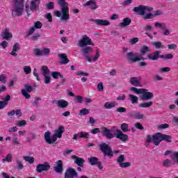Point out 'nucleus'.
Returning <instances> with one entry per match:
<instances>
[{"instance_id":"obj_59","label":"nucleus","mask_w":178,"mask_h":178,"mask_svg":"<svg viewBox=\"0 0 178 178\" xmlns=\"http://www.w3.org/2000/svg\"><path fill=\"white\" fill-rule=\"evenodd\" d=\"M39 101H41L40 97H35V100L32 102V105L33 106H38V102Z\"/></svg>"},{"instance_id":"obj_23","label":"nucleus","mask_w":178,"mask_h":178,"mask_svg":"<svg viewBox=\"0 0 178 178\" xmlns=\"http://www.w3.org/2000/svg\"><path fill=\"white\" fill-rule=\"evenodd\" d=\"M133 12H135V13H138V15L140 16H144V6L140 5L138 7H134Z\"/></svg>"},{"instance_id":"obj_11","label":"nucleus","mask_w":178,"mask_h":178,"mask_svg":"<svg viewBox=\"0 0 178 178\" xmlns=\"http://www.w3.org/2000/svg\"><path fill=\"white\" fill-rule=\"evenodd\" d=\"M77 137H79V138H86V141H89L88 138H90V133L81 131L78 134H74L72 138L73 140H75V141H77Z\"/></svg>"},{"instance_id":"obj_42","label":"nucleus","mask_w":178,"mask_h":178,"mask_svg":"<svg viewBox=\"0 0 178 178\" xmlns=\"http://www.w3.org/2000/svg\"><path fill=\"white\" fill-rule=\"evenodd\" d=\"M155 27H160L161 30H165L166 29V24L165 23H159V22H156L154 24Z\"/></svg>"},{"instance_id":"obj_54","label":"nucleus","mask_w":178,"mask_h":178,"mask_svg":"<svg viewBox=\"0 0 178 178\" xmlns=\"http://www.w3.org/2000/svg\"><path fill=\"white\" fill-rule=\"evenodd\" d=\"M24 160L26 161V162H29V163H34V157L31 156H25Z\"/></svg>"},{"instance_id":"obj_53","label":"nucleus","mask_w":178,"mask_h":178,"mask_svg":"<svg viewBox=\"0 0 178 178\" xmlns=\"http://www.w3.org/2000/svg\"><path fill=\"white\" fill-rule=\"evenodd\" d=\"M47 9L49 10H52V9L55 8L54 3V2H49L46 5Z\"/></svg>"},{"instance_id":"obj_39","label":"nucleus","mask_w":178,"mask_h":178,"mask_svg":"<svg viewBox=\"0 0 178 178\" xmlns=\"http://www.w3.org/2000/svg\"><path fill=\"white\" fill-rule=\"evenodd\" d=\"M121 130L123 133H127V131H129V124L126 123H122L120 126Z\"/></svg>"},{"instance_id":"obj_9","label":"nucleus","mask_w":178,"mask_h":178,"mask_svg":"<svg viewBox=\"0 0 178 178\" xmlns=\"http://www.w3.org/2000/svg\"><path fill=\"white\" fill-rule=\"evenodd\" d=\"M41 71L44 77V84H49V83H51V76H49L50 71L49 69H48V66H42Z\"/></svg>"},{"instance_id":"obj_2","label":"nucleus","mask_w":178,"mask_h":178,"mask_svg":"<svg viewBox=\"0 0 178 178\" xmlns=\"http://www.w3.org/2000/svg\"><path fill=\"white\" fill-rule=\"evenodd\" d=\"M65 131V127L63 126H60L55 131V134L51 136V132L49 131L44 133V140L47 144H54L58 138H62V134Z\"/></svg>"},{"instance_id":"obj_19","label":"nucleus","mask_w":178,"mask_h":178,"mask_svg":"<svg viewBox=\"0 0 178 178\" xmlns=\"http://www.w3.org/2000/svg\"><path fill=\"white\" fill-rule=\"evenodd\" d=\"M130 24H131V19L125 17L122 19V22L120 23L118 26L121 29H124V27H127V26H130Z\"/></svg>"},{"instance_id":"obj_12","label":"nucleus","mask_w":178,"mask_h":178,"mask_svg":"<svg viewBox=\"0 0 178 178\" xmlns=\"http://www.w3.org/2000/svg\"><path fill=\"white\" fill-rule=\"evenodd\" d=\"M51 169V165L48 163H44V164H39L36 167V171L38 173H41L44 170H49Z\"/></svg>"},{"instance_id":"obj_22","label":"nucleus","mask_w":178,"mask_h":178,"mask_svg":"<svg viewBox=\"0 0 178 178\" xmlns=\"http://www.w3.org/2000/svg\"><path fill=\"white\" fill-rule=\"evenodd\" d=\"M83 6H90V9L92 10H95V9H98V6H97V2L94 0L88 1Z\"/></svg>"},{"instance_id":"obj_17","label":"nucleus","mask_w":178,"mask_h":178,"mask_svg":"<svg viewBox=\"0 0 178 178\" xmlns=\"http://www.w3.org/2000/svg\"><path fill=\"white\" fill-rule=\"evenodd\" d=\"M118 163H119L120 168H129V166H131V163L130 162H124V156L118 157Z\"/></svg>"},{"instance_id":"obj_50","label":"nucleus","mask_w":178,"mask_h":178,"mask_svg":"<svg viewBox=\"0 0 178 178\" xmlns=\"http://www.w3.org/2000/svg\"><path fill=\"white\" fill-rule=\"evenodd\" d=\"M6 81H8L6 76L5 74L0 75V83H2V84H6Z\"/></svg>"},{"instance_id":"obj_63","label":"nucleus","mask_w":178,"mask_h":178,"mask_svg":"<svg viewBox=\"0 0 178 178\" xmlns=\"http://www.w3.org/2000/svg\"><path fill=\"white\" fill-rule=\"evenodd\" d=\"M168 49H172L173 51H175V49H177V44H171L168 45Z\"/></svg>"},{"instance_id":"obj_14","label":"nucleus","mask_w":178,"mask_h":178,"mask_svg":"<svg viewBox=\"0 0 178 178\" xmlns=\"http://www.w3.org/2000/svg\"><path fill=\"white\" fill-rule=\"evenodd\" d=\"M77 176V172L74 168H68L65 172V178H74Z\"/></svg>"},{"instance_id":"obj_24","label":"nucleus","mask_w":178,"mask_h":178,"mask_svg":"<svg viewBox=\"0 0 178 178\" xmlns=\"http://www.w3.org/2000/svg\"><path fill=\"white\" fill-rule=\"evenodd\" d=\"M1 37L3 40H9V38H12L13 35L12 33H9V28H6L5 31L2 32Z\"/></svg>"},{"instance_id":"obj_34","label":"nucleus","mask_w":178,"mask_h":178,"mask_svg":"<svg viewBox=\"0 0 178 178\" xmlns=\"http://www.w3.org/2000/svg\"><path fill=\"white\" fill-rule=\"evenodd\" d=\"M131 116L134 118V119H138V120L144 119V115L140 113H131Z\"/></svg>"},{"instance_id":"obj_6","label":"nucleus","mask_w":178,"mask_h":178,"mask_svg":"<svg viewBox=\"0 0 178 178\" xmlns=\"http://www.w3.org/2000/svg\"><path fill=\"white\" fill-rule=\"evenodd\" d=\"M99 148L102 152L104 154V155L107 156H113V152H112V148L110 147L109 145L105 143H103L101 145H99Z\"/></svg>"},{"instance_id":"obj_8","label":"nucleus","mask_w":178,"mask_h":178,"mask_svg":"<svg viewBox=\"0 0 178 178\" xmlns=\"http://www.w3.org/2000/svg\"><path fill=\"white\" fill-rule=\"evenodd\" d=\"M40 3H41V0H31L30 8L26 6V10L27 13H29V8H30V10H31L32 12H37V10L40 9Z\"/></svg>"},{"instance_id":"obj_45","label":"nucleus","mask_w":178,"mask_h":178,"mask_svg":"<svg viewBox=\"0 0 178 178\" xmlns=\"http://www.w3.org/2000/svg\"><path fill=\"white\" fill-rule=\"evenodd\" d=\"M88 113H90V110L87 109V108H82L81 110H80L79 111V115L81 116H84L86 115H88Z\"/></svg>"},{"instance_id":"obj_20","label":"nucleus","mask_w":178,"mask_h":178,"mask_svg":"<svg viewBox=\"0 0 178 178\" xmlns=\"http://www.w3.org/2000/svg\"><path fill=\"white\" fill-rule=\"evenodd\" d=\"M91 22H94L97 26H109L111 24V22L108 20H104V19H91Z\"/></svg>"},{"instance_id":"obj_7","label":"nucleus","mask_w":178,"mask_h":178,"mask_svg":"<svg viewBox=\"0 0 178 178\" xmlns=\"http://www.w3.org/2000/svg\"><path fill=\"white\" fill-rule=\"evenodd\" d=\"M87 45H92L94 47V43H92V41L90 37L87 36V35H85L79 40L78 46H79L81 48H83V47H87Z\"/></svg>"},{"instance_id":"obj_31","label":"nucleus","mask_w":178,"mask_h":178,"mask_svg":"<svg viewBox=\"0 0 178 178\" xmlns=\"http://www.w3.org/2000/svg\"><path fill=\"white\" fill-rule=\"evenodd\" d=\"M161 141H166V143H172V136L161 134Z\"/></svg>"},{"instance_id":"obj_32","label":"nucleus","mask_w":178,"mask_h":178,"mask_svg":"<svg viewBox=\"0 0 178 178\" xmlns=\"http://www.w3.org/2000/svg\"><path fill=\"white\" fill-rule=\"evenodd\" d=\"M129 97L133 105H136V104H138V97L134 95H129Z\"/></svg>"},{"instance_id":"obj_41","label":"nucleus","mask_w":178,"mask_h":178,"mask_svg":"<svg viewBox=\"0 0 178 178\" xmlns=\"http://www.w3.org/2000/svg\"><path fill=\"white\" fill-rule=\"evenodd\" d=\"M42 51V56H47V55H49L51 54V49L48 48H43L41 49Z\"/></svg>"},{"instance_id":"obj_55","label":"nucleus","mask_w":178,"mask_h":178,"mask_svg":"<svg viewBox=\"0 0 178 178\" xmlns=\"http://www.w3.org/2000/svg\"><path fill=\"white\" fill-rule=\"evenodd\" d=\"M40 37H41V35L40 33H35V35L31 36V40H32V41H38Z\"/></svg>"},{"instance_id":"obj_28","label":"nucleus","mask_w":178,"mask_h":178,"mask_svg":"<svg viewBox=\"0 0 178 178\" xmlns=\"http://www.w3.org/2000/svg\"><path fill=\"white\" fill-rule=\"evenodd\" d=\"M19 44L18 42H16L13 47V51L10 52V55H12L13 56H17V54H16V52H17L19 51Z\"/></svg>"},{"instance_id":"obj_4","label":"nucleus","mask_w":178,"mask_h":178,"mask_svg":"<svg viewBox=\"0 0 178 178\" xmlns=\"http://www.w3.org/2000/svg\"><path fill=\"white\" fill-rule=\"evenodd\" d=\"M58 5L61 8L62 17L60 20L62 22H66L70 19V15H69V6L66 3V0H58L57 1Z\"/></svg>"},{"instance_id":"obj_13","label":"nucleus","mask_w":178,"mask_h":178,"mask_svg":"<svg viewBox=\"0 0 178 178\" xmlns=\"http://www.w3.org/2000/svg\"><path fill=\"white\" fill-rule=\"evenodd\" d=\"M127 59L128 62H132V63L140 62V57L134 56V53H133V51L127 54Z\"/></svg>"},{"instance_id":"obj_64","label":"nucleus","mask_w":178,"mask_h":178,"mask_svg":"<svg viewBox=\"0 0 178 178\" xmlns=\"http://www.w3.org/2000/svg\"><path fill=\"white\" fill-rule=\"evenodd\" d=\"M78 104H83V96H76V100Z\"/></svg>"},{"instance_id":"obj_49","label":"nucleus","mask_w":178,"mask_h":178,"mask_svg":"<svg viewBox=\"0 0 178 178\" xmlns=\"http://www.w3.org/2000/svg\"><path fill=\"white\" fill-rule=\"evenodd\" d=\"M33 28H35V29H42V23H41V22H40V21L35 22L34 23Z\"/></svg>"},{"instance_id":"obj_62","label":"nucleus","mask_w":178,"mask_h":178,"mask_svg":"<svg viewBox=\"0 0 178 178\" xmlns=\"http://www.w3.org/2000/svg\"><path fill=\"white\" fill-rule=\"evenodd\" d=\"M116 112L118 113H126V108L124 107H120L116 109Z\"/></svg>"},{"instance_id":"obj_60","label":"nucleus","mask_w":178,"mask_h":178,"mask_svg":"<svg viewBox=\"0 0 178 178\" xmlns=\"http://www.w3.org/2000/svg\"><path fill=\"white\" fill-rule=\"evenodd\" d=\"M98 58H99V50L97 49L95 56L92 58V62H96V60H98Z\"/></svg>"},{"instance_id":"obj_35","label":"nucleus","mask_w":178,"mask_h":178,"mask_svg":"<svg viewBox=\"0 0 178 178\" xmlns=\"http://www.w3.org/2000/svg\"><path fill=\"white\" fill-rule=\"evenodd\" d=\"M152 105H154V102H145V103H142L139 105L140 108H150V106H152Z\"/></svg>"},{"instance_id":"obj_3","label":"nucleus","mask_w":178,"mask_h":178,"mask_svg":"<svg viewBox=\"0 0 178 178\" xmlns=\"http://www.w3.org/2000/svg\"><path fill=\"white\" fill-rule=\"evenodd\" d=\"M24 10V0H13L12 16L15 17L17 16H23V12Z\"/></svg>"},{"instance_id":"obj_57","label":"nucleus","mask_w":178,"mask_h":178,"mask_svg":"<svg viewBox=\"0 0 178 178\" xmlns=\"http://www.w3.org/2000/svg\"><path fill=\"white\" fill-rule=\"evenodd\" d=\"M24 87H25L24 90H25V91H26V92H31L33 90V87L30 85L26 84L24 86Z\"/></svg>"},{"instance_id":"obj_37","label":"nucleus","mask_w":178,"mask_h":178,"mask_svg":"<svg viewBox=\"0 0 178 178\" xmlns=\"http://www.w3.org/2000/svg\"><path fill=\"white\" fill-rule=\"evenodd\" d=\"M89 163L90 165H97L99 161H98V158L97 157H90L88 159Z\"/></svg>"},{"instance_id":"obj_29","label":"nucleus","mask_w":178,"mask_h":178,"mask_svg":"<svg viewBox=\"0 0 178 178\" xmlns=\"http://www.w3.org/2000/svg\"><path fill=\"white\" fill-rule=\"evenodd\" d=\"M72 158L75 159L74 163L78 165V166H80L81 168H83L84 166V160L80 157L73 156Z\"/></svg>"},{"instance_id":"obj_1","label":"nucleus","mask_w":178,"mask_h":178,"mask_svg":"<svg viewBox=\"0 0 178 178\" xmlns=\"http://www.w3.org/2000/svg\"><path fill=\"white\" fill-rule=\"evenodd\" d=\"M101 129L102 136H103V137H106L108 140L114 138L115 136L116 138L120 140V141H122L123 143H126V141L129 140V136L123 134L120 129H116V134H112V131L105 127H102Z\"/></svg>"},{"instance_id":"obj_16","label":"nucleus","mask_w":178,"mask_h":178,"mask_svg":"<svg viewBox=\"0 0 178 178\" xmlns=\"http://www.w3.org/2000/svg\"><path fill=\"white\" fill-rule=\"evenodd\" d=\"M129 82L131 83V84H132V86H134V87H141V78L140 76L139 77H131L130 79Z\"/></svg>"},{"instance_id":"obj_44","label":"nucleus","mask_w":178,"mask_h":178,"mask_svg":"<svg viewBox=\"0 0 178 178\" xmlns=\"http://www.w3.org/2000/svg\"><path fill=\"white\" fill-rule=\"evenodd\" d=\"M154 13H148L147 14H146L144 17H143V19L144 20H149V19H154Z\"/></svg>"},{"instance_id":"obj_21","label":"nucleus","mask_w":178,"mask_h":178,"mask_svg":"<svg viewBox=\"0 0 178 178\" xmlns=\"http://www.w3.org/2000/svg\"><path fill=\"white\" fill-rule=\"evenodd\" d=\"M58 57L60 58V65H67L70 60L67 58V56L66 54H58Z\"/></svg>"},{"instance_id":"obj_30","label":"nucleus","mask_w":178,"mask_h":178,"mask_svg":"<svg viewBox=\"0 0 178 178\" xmlns=\"http://www.w3.org/2000/svg\"><path fill=\"white\" fill-rule=\"evenodd\" d=\"M81 51L82 52V55H88V54H91V52H92V48L91 47H86L85 48H82Z\"/></svg>"},{"instance_id":"obj_48","label":"nucleus","mask_w":178,"mask_h":178,"mask_svg":"<svg viewBox=\"0 0 178 178\" xmlns=\"http://www.w3.org/2000/svg\"><path fill=\"white\" fill-rule=\"evenodd\" d=\"M35 31V28L31 27L28 32L26 33V35L24 36V38H27L29 36L31 35Z\"/></svg>"},{"instance_id":"obj_27","label":"nucleus","mask_w":178,"mask_h":178,"mask_svg":"<svg viewBox=\"0 0 178 178\" xmlns=\"http://www.w3.org/2000/svg\"><path fill=\"white\" fill-rule=\"evenodd\" d=\"M118 105V103L115 102H107L104 104V108L106 109H112V108H115Z\"/></svg>"},{"instance_id":"obj_51","label":"nucleus","mask_w":178,"mask_h":178,"mask_svg":"<svg viewBox=\"0 0 178 178\" xmlns=\"http://www.w3.org/2000/svg\"><path fill=\"white\" fill-rule=\"evenodd\" d=\"M24 72L25 74H30L31 73V67L30 66H24Z\"/></svg>"},{"instance_id":"obj_18","label":"nucleus","mask_w":178,"mask_h":178,"mask_svg":"<svg viewBox=\"0 0 178 178\" xmlns=\"http://www.w3.org/2000/svg\"><path fill=\"white\" fill-rule=\"evenodd\" d=\"M56 166L54 167V172H56V173H62L63 172V162L62 160H59L57 161Z\"/></svg>"},{"instance_id":"obj_52","label":"nucleus","mask_w":178,"mask_h":178,"mask_svg":"<svg viewBox=\"0 0 178 178\" xmlns=\"http://www.w3.org/2000/svg\"><path fill=\"white\" fill-rule=\"evenodd\" d=\"M159 72H160L161 73H166V72H170V67H165L160 68L159 70Z\"/></svg>"},{"instance_id":"obj_38","label":"nucleus","mask_w":178,"mask_h":178,"mask_svg":"<svg viewBox=\"0 0 178 178\" xmlns=\"http://www.w3.org/2000/svg\"><path fill=\"white\" fill-rule=\"evenodd\" d=\"M51 76L53 77V79L58 80L59 77H62V74L60 72L55 71L51 72Z\"/></svg>"},{"instance_id":"obj_61","label":"nucleus","mask_w":178,"mask_h":178,"mask_svg":"<svg viewBox=\"0 0 178 178\" xmlns=\"http://www.w3.org/2000/svg\"><path fill=\"white\" fill-rule=\"evenodd\" d=\"M163 166H165L167 168H169V166H172V161H170L169 159L165 160L163 161Z\"/></svg>"},{"instance_id":"obj_5","label":"nucleus","mask_w":178,"mask_h":178,"mask_svg":"<svg viewBox=\"0 0 178 178\" xmlns=\"http://www.w3.org/2000/svg\"><path fill=\"white\" fill-rule=\"evenodd\" d=\"M146 141L147 143H153L154 145H159L162 141V133L154 134L152 137H151V135H147Z\"/></svg>"},{"instance_id":"obj_58","label":"nucleus","mask_w":178,"mask_h":178,"mask_svg":"<svg viewBox=\"0 0 178 178\" xmlns=\"http://www.w3.org/2000/svg\"><path fill=\"white\" fill-rule=\"evenodd\" d=\"M135 127H136V129H138V130H144V127L143 126V124H141L140 122H136Z\"/></svg>"},{"instance_id":"obj_10","label":"nucleus","mask_w":178,"mask_h":178,"mask_svg":"<svg viewBox=\"0 0 178 178\" xmlns=\"http://www.w3.org/2000/svg\"><path fill=\"white\" fill-rule=\"evenodd\" d=\"M141 94L140 99L142 101H148L154 98V93L149 92L148 89L143 88Z\"/></svg>"},{"instance_id":"obj_43","label":"nucleus","mask_w":178,"mask_h":178,"mask_svg":"<svg viewBox=\"0 0 178 178\" xmlns=\"http://www.w3.org/2000/svg\"><path fill=\"white\" fill-rule=\"evenodd\" d=\"M160 57H161V59H173V54H163Z\"/></svg>"},{"instance_id":"obj_15","label":"nucleus","mask_w":178,"mask_h":178,"mask_svg":"<svg viewBox=\"0 0 178 178\" xmlns=\"http://www.w3.org/2000/svg\"><path fill=\"white\" fill-rule=\"evenodd\" d=\"M161 56H162V55H161V52L159 51H156L150 54H148L147 58L149 60H158L159 58H161Z\"/></svg>"},{"instance_id":"obj_36","label":"nucleus","mask_w":178,"mask_h":178,"mask_svg":"<svg viewBox=\"0 0 178 178\" xmlns=\"http://www.w3.org/2000/svg\"><path fill=\"white\" fill-rule=\"evenodd\" d=\"M149 47L143 46L140 49V55H145V54H147V52H149Z\"/></svg>"},{"instance_id":"obj_46","label":"nucleus","mask_w":178,"mask_h":178,"mask_svg":"<svg viewBox=\"0 0 178 178\" xmlns=\"http://www.w3.org/2000/svg\"><path fill=\"white\" fill-rule=\"evenodd\" d=\"M21 93L22 94L23 97H25L26 99H29V98H31V95H30V94H28V92H26L24 89H22L21 90Z\"/></svg>"},{"instance_id":"obj_40","label":"nucleus","mask_w":178,"mask_h":178,"mask_svg":"<svg viewBox=\"0 0 178 178\" xmlns=\"http://www.w3.org/2000/svg\"><path fill=\"white\" fill-rule=\"evenodd\" d=\"M131 91H133L135 94H141L143 92V88H137L136 87H131L130 88Z\"/></svg>"},{"instance_id":"obj_56","label":"nucleus","mask_w":178,"mask_h":178,"mask_svg":"<svg viewBox=\"0 0 178 178\" xmlns=\"http://www.w3.org/2000/svg\"><path fill=\"white\" fill-rule=\"evenodd\" d=\"M17 124V126H19V127H23V126H26V124H27V122H26V120H22L18 121Z\"/></svg>"},{"instance_id":"obj_25","label":"nucleus","mask_w":178,"mask_h":178,"mask_svg":"<svg viewBox=\"0 0 178 178\" xmlns=\"http://www.w3.org/2000/svg\"><path fill=\"white\" fill-rule=\"evenodd\" d=\"M57 105L59 108H67V106H69V102L66 100L60 99L58 100L57 102Z\"/></svg>"},{"instance_id":"obj_33","label":"nucleus","mask_w":178,"mask_h":178,"mask_svg":"<svg viewBox=\"0 0 178 178\" xmlns=\"http://www.w3.org/2000/svg\"><path fill=\"white\" fill-rule=\"evenodd\" d=\"M168 155H170L171 156H178V152L173 150H167L164 153V156H168Z\"/></svg>"},{"instance_id":"obj_47","label":"nucleus","mask_w":178,"mask_h":178,"mask_svg":"<svg viewBox=\"0 0 178 178\" xmlns=\"http://www.w3.org/2000/svg\"><path fill=\"white\" fill-rule=\"evenodd\" d=\"M33 55L34 56H42V50L38 48L35 49Z\"/></svg>"},{"instance_id":"obj_26","label":"nucleus","mask_w":178,"mask_h":178,"mask_svg":"<svg viewBox=\"0 0 178 178\" xmlns=\"http://www.w3.org/2000/svg\"><path fill=\"white\" fill-rule=\"evenodd\" d=\"M153 47H154V48L156 49H165V45H163L162 44V42H159V41H155L152 43Z\"/></svg>"}]
</instances>
